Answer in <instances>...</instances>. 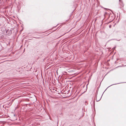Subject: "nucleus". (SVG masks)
I'll use <instances>...</instances> for the list:
<instances>
[{
    "mask_svg": "<svg viewBox=\"0 0 126 126\" xmlns=\"http://www.w3.org/2000/svg\"><path fill=\"white\" fill-rule=\"evenodd\" d=\"M109 19H110V17L111 16V17L112 16L110 15H109Z\"/></svg>",
    "mask_w": 126,
    "mask_h": 126,
    "instance_id": "3",
    "label": "nucleus"
},
{
    "mask_svg": "<svg viewBox=\"0 0 126 126\" xmlns=\"http://www.w3.org/2000/svg\"><path fill=\"white\" fill-rule=\"evenodd\" d=\"M125 66H126V65H125Z\"/></svg>",
    "mask_w": 126,
    "mask_h": 126,
    "instance_id": "11",
    "label": "nucleus"
},
{
    "mask_svg": "<svg viewBox=\"0 0 126 126\" xmlns=\"http://www.w3.org/2000/svg\"><path fill=\"white\" fill-rule=\"evenodd\" d=\"M116 83V84H112L111 85H110V86H109V87L110 86H112V85H116V84H120V83Z\"/></svg>",
    "mask_w": 126,
    "mask_h": 126,
    "instance_id": "2",
    "label": "nucleus"
},
{
    "mask_svg": "<svg viewBox=\"0 0 126 126\" xmlns=\"http://www.w3.org/2000/svg\"><path fill=\"white\" fill-rule=\"evenodd\" d=\"M114 19V18H113V19L112 20H113V19Z\"/></svg>",
    "mask_w": 126,
    "mask_h": 126,
    "instance_id": "9",
    "label": "nucleus"
},
{
    "mask_svg": "<svg viewBox=\"0 0 126 126\" xmlns=\"http://www.w3.org/2000/svg\"><path fill=\"white\" fill-rule=\"evenodd\" d=\"M104 9H108V8H104Z\"/></svg>",
    "mask_w": 126,
    "mask_h": 126,
    "instance_id": "8",
    "label": "nucleus"
},
{
    "mask_svg": "<svg viewBox=\"0 0 126 126\" xmlns=\"http://www.w3.org/2000/svg\"><path fill=\"white\" fill-rule=\"evenodd\" d=\"M115 47L114 48V49H115Z\"/></svg>",
    "mask_w": 126,
    "mask_h": 126,
    "instance_id": "7",
    "label": "nucleus"
},
{
    "mask_svg": "<svg viewBox=\"0 0 126 126\" xmlns=\"http://www.w3.org/2000/svg\"><path fill=\"white\" fill-rule=\"evenodd\" d=\"M101 97H102V96L100 98V99H99L97 100V96L96 97V101H99L100 100V99L101 98Z\"/></svg>",
    "mask_w": 126,
    "mask_h": 126,
    "instance_id": "1",
    "label": "nucleus"
},
{
    "mask_svg": "<svg viewBox=\"0 0 126 126\" xmlns=\"http://www.w3.org/2000/svg\"><path fill=\"white\" fill-rule=\"evenodd\" d=\"M18 12H19V8H18V10H17Z\"/></svg>",
    "mask_w": 126,
    "mask_h": 126,
    "instance_id": "4",
    "label": "nucleus"
},
{
    "mask_svg": "<svg viewBox=\"0 0 126 126\" xmlns=\"http://www.w3.org/2000/svg\"><path fill=\"white\" fill-rule=\"evenodd\" d=\"M111 25L109 27H110V28L111 27Z\"/></svg>",
    "mask_w": 126,
    "mask_h": 126,
    "instance_id": "6",
    "label": "nucleus"
},
{
    "mask_svg": "<svg viewBox=\"0 0 126 126\" xmlns=\"http://www.w3.org/2000/svg\"><path fill=\"white\" fill-rule=\"evenodd\" d=\"M119 1L120 2H121V0H119Z\"/></svg>",
    "mask_w": 126,
    "mask_h": 126,
    "instance_id": "5",
    "label": "nucleus"
},
{
    "mask_svg": "<svg viewBox=\"0 0 126 126\" xmlns=\"http://www.w3.org/2000/svg\"><path fill=\"white\" fill-rule=\"evenodd\" d=\"M86 87H87V85L86 86Z\"/></svg>",
    "mask_w": 126,
    "mask_h": 126,
    "instance_id": "10",
    "label": "nucleus"
}]
</instances>
